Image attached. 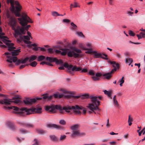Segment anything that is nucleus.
<instances>
[{"label": "nucleus", "instance_id": "f257e3e1", "mask_svg": "<svg viewBox=\"0 0 145 145\" xmlns=\"http://www.w3.org/2000/svg\"><path fill=\"white\" fill-rule=\"evenodd\" d=\"M82 107L78 105L74 106H66L63 107L58 105L45 106L44 107L45 110L49 112L50 113H54L56 112V109L58 110L61 114H65V112L69 113L72 110L75 114H81V112L79 111V110H82Z\"/></svg>", "mask_w": 145, "mask_h": 145}, {"label": "nucleus", "instance_id": "f03ea898", "mask_svg": "<svg viewBox=\"0 0 145 145\" xmlns=\"http://www.w3.org/2000/svg\"><path fill=\"white\" fill-rule=\"evenodd\" d=\"M90 98L91 99L92 103L89 104L88 107L91 111L92 112L96 114L95 110L100 111V109L98 107L100 105V101L99 100H102L103 97L101 96H96L91 95L90 97Z\"/></svg>", "mask_w": 145, "mask_h": 145}, {"label": "nucleus", "instance_id": "7ed1b4c3", "mask_svg": "<svg viewBox=\"0 0 145 145\" xmlns=\"http://www.w3.org/2000/svg\"><path fill=\"white\" fill-rule=\"evenodd\" d=\"M20 15L19 17L20 18H18L20 24L24 27V31L25 30L27 31L29 28L31 27L30 25H27L29 23H32L33 22L31 19L25 13H22L21 14L20 13Z\"/></svg>", "mask_w": 145, "mask_h": 145}, {"label": "nucleus", "instance_id": "20e7f679", "mask_svg": "<svg viewBox=\"0 0 145 145\" xmlns=\"http://www.w3.org/2000/svg\"><path fill=\"white\" fill-rule=\"evenodd\" d=\"M10 3L11 5V11L14 12L16 16H20V12L22 8L21 6L20 5L18 1L14 0H8L7 3Z\"/></svg>", "mask_w": 145, "mask_h": 145}, {"label": "nucleus", "instance_id": "39448f33", "mask_svg": "<svg viewBox=\"0 0 145 145\" xmlns=\"http://www.w3.org/2000/svg\"><path fill=\"white\" fill-rule=\"evenodd\" d=\"M73 50L69 51L67 53V56L68 57H73L75 58H81L84 56L83 54H81L82 51L80 49L77 48L73 47L72 48Z\"/></svg>", "mask_w": 145, "mask_h": 145}, {"label": "nucleus", "instance_id": "423d86ee", "mask_svg": "<svg viewBox=\"0 0 145 145\" xmlns=\"http://www.w3.org/2000/svg\"><path fill=\"white\" fill-rule=\"evenodd\" d=\"M23 115L26 114L29 115L33 113H40L41 112L42 108L38 107L32 108H23Z\"/></svg>", "mask_w": 145, "mask_h": 145}, {"label": "nucleus", "instance_id": "0eeeda50", "mask_svg": "<svg viewBox=\"0 0 145 145\" xmlns=\"http://www.w3.org/2000/svg\"><path fill=\"white\" fill-rule=\"evenodd\" d=\"M64 66L67 69V71L71 74H73L72 71H79L80 73L81 68L80 67H78L76 66H73L72 65H69L67 63H64Z\"/></svg>", "mask_w": 145, "mask_h": 145}, {"label": "nucleus", "instance_id": "6e6552de", "mask_svg": "<svg viewBox=\"0 0 145 145\" xmlns=\"http://www.w3.org/2000/svg\"><path fill=\"white\" fill-rule=\"evenodd\" d=\"M13 45L12 46L13 47V48L12 49L10 50H8H8L9 51H12L11 52H5L3 55H5L6 56V57L7 56H10V58L12 59V58L14 57H16V56L19 54V52H20V49H18L16 50L14 49L15 48V47H14V44L12 43ZM7 47L8 46H7Z\"/></svg>", "mask_w": 145, "mask_h": 145}, {"label": "nucleus", "instance_id": "1a4fd4ad", "mask_svg": "<svg viewBox=\"0 0 145 145\" xmlns=\"http://www.w3.org/2000/svg\"><path fill=\"white\" fill-rule=\"evenodd\" d=\"M19 96H17L16 97L14 98L13 100L14 101H12L11 99H7L0 100V104L8 106L10 105L13 102L16 103H18L20 101V100L18 99L19 98Z\"/></svg>", "mask_w": 145, "mask_h": 145}, {"label": "nucleus", "instance_id": "9d476101", "mask_svg": "<svg viewBox=\"0 0 145 145\" xmlns=\"http://www.w3.org/2000/svg\"><path fill=\"white\" fill-rule=\"evenodd\" d=\"M4 108L5 109H12L13 110L12 113L16 114H19L23 115V108H20L16 106H4Z\"/></svg>", "mask_w": 145, "mask_h": 145}, {"label": "nucleus", "instance_id": "9b49d317", "mask_svg": "<svg viewBox=\"0 0 145 145\" xmlns=\"http://www.w3.org/2000/svg\"><path fill=\"white\" fill-rule=\"evenodd\" d=\"M88 75L91 76V78L92 80L94 81H98L100 80L99 77H101L102 74L100 72L96 73L95 75V73L93 71L91 70L89 71Z\"/></svg>", "mask_w": 145, "mask_h": 145}, {"label": "nucleus", "instance_id": "f8f14e48", "mask_svg": "<svg viewBox=\"0 0 145 145\" xmlns=\"http://www.w3.org/2000/svg\"><path fill=\"white\" fill-rule=\"evenodd\" d=\"M12 30L14 31L15 34L18 35H20L22 34H25L26 32L25 31H24V29L23 27L18 26L16 28L15 27L14 29Z\"/></svg>", "mask_w": 145, "mask_h": 145}, {"label": "nucleus", "instance_id": "ddd939ff", "mask_svg": "<svg viewBox=\"0 0 145 145\" xmlns=\"http://www.w3.org/2000/svg\"><path fill=\"white\" fill-rule=\"evenodd\" d=\"M46 60L50 62H55L57 65H60L63 63V62L62 60H59L56 58H52L47 57H46Z\"/></svg>", "mask_w": 145, "mask_h": 145}, {"label": "nucleus", "instance_id": "4468645a", "mask_svg": "<svg viewBox=\"0 0 145 145\" xmlns=\"http://www.w3.org/2000/svg\"><path fill=\"white\" fill-rule=\"evenodd\" d=\"M93 54L95 56V58L101 57L105 60H108V58L107 57V56L105 54H102L100 53H97L95 51H93Z\"/></svg>", "mask_w": 145, "mask_h": 145}, {"label": "nucleus", "instance_id": "2eb2a0df", "mask_svg": "<svg viewBox=\"0 0 145 145\" xmlns=\"http://www.w3.org/2000/svg\"><path fill=\"white\" fill-rule=\"evenodd\" d=\"M116 71V68H113L110 72L103 74L102 75L103 77H105V79L109 80L112 77V74Z\"/></svg>", "mask_w": 145, "mask_h": 145}, {"label": "nucleus", "instance_id": "dca6fc26", "mask_svg": "<svg viewBox=\"0 0 145 145\" xmlns=\"http://www.w3.org/2000/svg\"><path fill=\"white\" fill-rule=\"evenodd\" d=\"M86 134L84 132H80L79 131H73L72 132L71 136L72 138H73L74 136H79L80 137L85 136Z\"/></svg>", "mask_w": 145, "mask_h": 145}, {"label": "nucleus", "instance_id": "f3484780", "mask_svg": "<svg viewBox=\"0 0 145 145\" xmlns=\"http://www.w3.org/2000/svg\"><path fill=\"white\" fill-rule=\"evenodd\" d=\"M8 21L9 25L11 26L12 29H14L16 26V21L15 18L14 17H10Z\"/></svg>", "mask_w": 145, "mask_h": 145}, {"label": "nucleus", "instance_id": "a211bd4d", "mask_svg": "<svg viewBox=\"0 0 145 145\" xmlns=\"http://www.w3.org/2000/svg\"><path fill=\"white\" fill-rule=\"evenodd\" d=\"M61 91L63 93L66 94H67L65 95V97L67 98H72L74 96V93H70L69 91H67L65 90H61Z\"/></svg>", "mask_w": 145, "mask_h": 145}, {"label": "nucleus", "instance_id": "6ab92c4d", "mask_svg": "<svg viewBox=\"0 0 145 145\" xmlns=\"http://www.w3.org/2000/svg\"><path fill=\"white\" fill-rule=\"evenodd\" d=\"M108 63L112 65V66L114 68H116V70L117 69H118L119 68V64L118 63H116L115 61H109Z\"/></svg>", "mask_w": 145, "mask_h": 145}, {"label": "nucleus", "instance_id": "aec40b11", "mask_svg": "<svg viewBox=\"0 0 145 145\" xmlns=\"http://www.w3.org/2000/svg\"><path fill=\"white\" fill-rule=\"evenodd\" d=\"M47 127H53V128H56L58 129L61 128V127L60 126L54 124H48L47 125Z\"/></svg>", "mask_w": 145, "mask_h": 145}, {"label": "nucleus", "instance_id": "412c9836", "mask_svg": "<svg viewBox=\"0 0 145 145\" xmlns=\"http://www.w3.org/2000/svg\"><path fill=\"white\" fill-rule=\"evenodd\" d=\"M10 56H7V59L6 61L9 63L8 64V66L10 67H13V65L12 63V59L10 58Z\"/></svg>", "mask_w": 145, "mask_h": 145}, {"label": "nucleus", "instance_id": "4be33fe9", "mask_svg": "<svg viewBox=\"0 0 145 145\" xmlns=\"http://www.w3.org/2000/svg\"><path fill=\"white\" fill-rule=\"evenodd\" d=\"M13 62L15 63V64L16 65H19L21 63V59H17V57H14L12 58Z\"/></svg>", "mask_w": 145, "mask_h": 145}, {"label": "nucleus", "instance_id": "5701e85b", "mask_svg": "<svg viewBox=\"0 0 145 145\" xmlns=\"http://www.w3.org/2000/svg\"><path fill=\"white\" fill-rule=\"evenodd\" d=\"M20 125L21 126H26L28 127H33V125L31 123H20Z\"/></svg>", "mask_w": 145, "mask_h": 145}, {"label": "nucleus", "instance_id": "b1692460", "mask_svg": "<svg viewBox=\"0 0 145 145\" xmlns=\"http://www.w3.org/2000/svg\"><path fill=\"white\" fill-rule=\"evenodd\" d=\"M112 100L114 106L116 107H118L119 106V104L116 99V95L114 96Z\"/></svg>", "mask_w": 145, "mask_h": 145}, {"label": "nucleus", "instance_id": "393cba45", "mask_svg": "<svg viewBox=\"0 0 145 145\" xmlns=\"http://www.w3.org/2000/svg\"><path fill=\"white\" fill-rule=\"evenodd\" d=\"M8 126L12 130H14L15 129V127L14 124L10 122H8L7 123Z\"/></svg>", "mask_w": 145, "mask_h": 145}, {"label": "nucleus", "instance_id": "a878e982", "mask_svg": "<svg viewBox=\"0 0 145 145\" xmlns=\"http://www.w3.org/2000/svg\"><path fill=\"white\" fill-rule=\"evenodd\" d=\"M59 93L57 92V93H54V97L56 98H61L63 97V94H60L58 95Z\"/></svg>", "mask_w": 145, "mask_h": 145}, {"label": "nucleus", "instance_id": "bb28decb", "mask_svg": "<svg viewBox=\"0 0 145 145\" xmlns=\"http://www.w3.org/2000/svg\"><path fill=\"white\" fill-rule=\"evenodd\" d=\"M79 126L78 124H75L71 127V130L73 131L77 130Z\"/></svg>", "mask_w": 145, "mask_h": 145}, {"label": "nucleus", "instance_id": "cd10ccee", "mask_svg": "<svg viewBox=\"0 0 145 145\" xmlns=\"http://www.w3.org/2000/svg\"><path fill=\"white\" fill-rule=\"evenodd\" d=\"M104 93L107 95L108 97L109 98H110L111 99H112L111 96V92L110 91H107L106 90H105L103 91Z\"/></svg>", "mask_w": 145, "mask_h": 145}, {"label": "nucleus", "instance_id": "c85d7f7f", "mask_svg": "<svg viewBox=\"0 0 145 145\" xmlns=\"http://www.w3.org/2000/svg\"><path fill=\"white\" fill-rule=\"evenodd\" d=\"M36 132L39 134L42 135L46 133L45 131L43 129H37L36 130Z\"/></svg>", "mask_w": 145, "mask_h": 145}, {"label": "nucleus", "instance_id": "c756f323", "mask_svg": "<svg viewBox=\"0 0 145 145\" xmlns=\"http://www.w3.org/2000/svg\"><path fill=\"white\" fill-rule=\"evenodd\" d=\"M29 58V61L31 63V61L35 60L37 58L36 56L34 55L31 56Z\"/></svg>", "mask_w": 145, "mask_h": 145}, {"label": "nucleus", "instance_id": "7c9ffc66", "mask_svg": "<svg viewBox=\"0 0 145 145\" xmlns=\"http://www.w3.org/2000/svg\"><path fill=\"white\" fill-rule=\"evenodd\" d=\"M45 58V56H39L37 59L38 61H41L44 60Z\"/></svg>", "mask_w": 145, "mask_h": 145}, {"label": "nucleus", "instance_id": "2f4dec72", "mask_svg": "<svg viewBox=\"0 0 145 145\" xmlns=\"http://www.w3.org/2000/svg\"><path fill=\"white\" fill-rule=\"evenodd\" d=\"M61 50L63 51V52H61L60 54L63 56L67 54V49L66 48H63Z\"/></svg>", "mask_w": 145, "mask_h": 145}, {"label": "nucleus", "instance_id": "473e14b6", "mask_svg": "<svg viewBox=\"0 0 145 145\" xmlns=\"http://www.w3.org/2000/svg\"><path fill=\"white\" fill-rule=\"evenodd\" d=\"M92 95H89L88 93H85V94H84L83 95H81V96H82V98H90V97Z\"/></svg>", "mask_w": 145, "mask_h": 145}, {"label": "nucleus", "instance_id": "72a5a7b5", "mask_svg": "<svg viewBox=\"0 0 145 145\" xmlns=\"http://www.w3.org/2000/svg\"><path fill=\"white\" fill-rule=\"evenodd\" d=\"M50 137L53 141H56L58 140L57 138L54 135H50Z\"/></svg>", "mask_w": 145, "mask_h": 145}, {"label": "nucleus", "instance_id": "f704fd0d", "mask_svg": "<svg viewBox=\"0 0 145 145\" xmlns=\"http://www.w3.org/2000/svg\"><path fill=\"white\" fill-rule=\"evenodd\" d=\"M29 58L28 57H26L24 59H21V63L22 64H24L26 63L29 60Z\"/></svg>", "mask_w": 145, "mask_h": 145}, {"label": "nucleus", "instance_id": "c9c22d12", "mask_svg": "<svg viewBox=\"0 0 145 145\" xmlns=\"http://www.w3.org/2000/svg\"><path fill=\"white\" fill-rule=\"evenodd\" d=\"M32 145H39V143L38 140L36 139H35L33 141Z\"/></svg>", "mask_w": 145, "mask_h": 145}, {"label": "nucleus", "instance_id": "e433bc0d", "mask_svg": "<svg viewBox=\"0 0 145 145\" xmlns=\"http://www.w3.org/2000/svg\"><path fill=\"white\" fill-rule=\"evenodd\" d=\"M37 63L36 61H33L32 63H30L29 65L33 67H35L36 66Z\"/></svg>", "mask_w": 145, "mask_h": 145}, {"label": "nucleus", "instance_id": "4c0bfd02", "mask_svg": "<svg viewBox=\"0 0 145 145\" xmlns=\"http://www.w3.org/2000/svg\"><path fill=\"white\" fill-rule=\"evenodd\" d=\"M124 77L123 76L122 78L120 79L119 80V82H120V85L121 86H122V84L124 83V80H123Z\"/></svg>", "mask_w": 145, "mask_h": 145}, {"label": "nucleus", "instance_id": "58836bf2", "mask_svg": "<svg viewBox=\"0 0 145 145\" xmlns=\"http://www.w3.org/2000/svg\"><path fill=\"white\" fill-rule=\"evenodd\" d=\"M24 101L25 104L26 105H31L30 102V99H29L27 100H24Z\"/></svg>", "mask_w": 145, "mask_h": 145}, {"label": "nucleus", "instance_id": "ea45409f", "mask_svg": "<svg viewBox=\"0 0 145 145\" xmlns=\"http://www.w3.org/2000/svg\"><path fill=\"white\" fill-rule=\"evenodd\" d=\"M71 25L72 26V28L73 29L75 30L76 29L77 27V26L76 25L74 24V23L73 22H71Z\"/></svg>", "mask_w": 145, "mask_h": 145}, {"label": "nucleus", "instance_id": "a19ab883", "mask_svg": "<svg viewBox=\"0 0 145 145\" xmlns=\"http://www.w3.org/2000/svg\"><path fill=\"white\" fill-rule=\"evenodd\" d=\"M88 51L85 52V53L88 54H93V51L91 49H88Z\"/></svg>", "mask_w": 145, "mask_h": 145}, {"label": "nucleus", "instance_id": "79ce46f5", "mask_svg": "<svg viewBox=\"0 0 145 145\" xmlns=\"http://www.w3.org/2000/svg\"><path fill=\"white\" fill-rule=\"evenodd\" d=\"M47 51L48 53H49L50 54L53 53L54 52L53 49L51 48H48L47 49Z\"/></svg>", "mask_w": 145, "mask_h": 145}, {"label": "nucleus", "instance_id": "37998d69", "mask_svg": "<svg viewBox=\"0 0 145 145\" xmlns=\"http://www.w3.org/2000/svg\"><path fill=\"white\" fill-rule=\"evenodd\" d=\"M19 130L20 133L22 134H24L27 133V131L25 129H20Z\"/></svg>", "mask_w": 145, "mask_h": 145}, {"label": "nucleus", "instance_id": "c03bdc74", "mask_svg": "<svg viewBox=\"0 0 145 145\" xmlns=\"http://www.w3.org/2000/svg\"><path fill=\"white\" fill-rule=\"evenodd\" d=\"M59 123L61 124L65 125L66 124V122L65 120H61L59 121Z\"/></svg>", "mask_w": 145, "mask_h": 145}, {"label": "nucleus", "instance_id": "a18cd8bd", "mask_svg": "<svg viewBox=\"0 0 145 145\" xmlns=\"http://www.w3.org/2000/svg\"><path fill=\"white\" fill-rule=\"evenodd\" d=\"M52 14L53 16L56 17L58 16V13L57 12L54 11L52 12Z\"/></svg>", "mask_w": 145, "mask_h": 145}, {"label": "nucleus", "instance_id": "49530a36", "mask_svg": "<svg viewBox=\"0 0 145 145\" xmlns=\"http://www.w3.org/2000/svg\"><path fill=\"white\" fill-rule=\"evenodd\" d=\"M129 35L132 36H134L135 35V34L131 30L129 31Z\"/></svg>", "mask_w": 145, "mask_h": 145}, {"label": "nucleus", "instance_id": "de8ad7c7", "mask_svg": "<svg viewBox=\"0 0 145 145\" xmlns=\"http://www.w3.org/2000/svg\"><path fill=\"white\" fill-rule=\"evenodd\" d=\"M29 99L31 105L33 103L35 102L36 101V99H35V98L31 99Z\"/></svg>", "mask_w": 145, "mask_h": 145}, {"label": "nucleus", "instance_id": "09e8293b", "mask_svg": "<svg viewBox=\"0 0 145 145\" xmlns=\"http://www.w3.org/2000/svg\"><path fill=\"white\" fill-rule=\"evenodd\" d=\"M62 22L64 23H68L70 22V20L69 19H64L62 20Z\"/></svg>", "mask_w": 145, "mask_h": 145}, {"label": "nucleus", "instance_id": "8fccbe9b", "mask_svg": "<svg viewBox=\"0 0 145 145\" xmlns=\"http://www.w3.org/2000/svg\"><path fill=\"white\" fill-rule=\"evenodd\" d=\"M79 46L82 49L84 50H88L86 48L83 46L82 44H79Z\"/></svg>", "mask_w": 145, "mask_h": 145}, {"label": "nucleus", "instance_id": "3c124183", "mask_svg": "<svg viewBox=\"0 0 145 145\" xmlns=\"http://www.w3.org/2000/svg\"><path fill=\"white\" fill-rule=\"evenodd\" d=\"M51 96H48L47 95H45L42 97V98L44 99H49L51 98Z\"/></svg>", "mask_w": 145, "mask_h": 145}, {"label": "nucleus", "instance_id": "603ef678", "mask_svg": "<svg viewBox=\"0 0 145 145\" xmlns=\"http://www.w3.org/2000/svg\"><path fill=\"white\" fill-rule=\"evenodd\" d=\"M66 136L65 135H61V136L59 140H64L66 137Z\"/></svg>", "mask_w": 145, "mask_h": 145}, {"label": "nucleus", "instance_id": "864d4df0", "mask_svg": "<svg viewBox=\"0 0 145 145\" xmlns=\"http://www.w3.org/2000/svg\"><path fill=\"white\" fill-rule=\"evenodd\" d=\"M126 13L129 16H132V14H133L134 13L130 11H127L126 12Z\"/></svg>", "mask_w": 145, "mask_h": 145}, {"label": "nucleus", "instance_id": "5fc2aeb1", "mask_svg": "<svg viewBox=\"0 0 145 145\" xmlns=\"http://www.w3.org/2000/svg\"><path fill=\"white\" fill-rule=\"evenodd\" d=\"M88 71L87 69L85 68L82 69L81 68L80 73H86Z\"/></svg>", "mask_w": 145, "mask_h": 145}, {"label": "nucleus", "instance_id": "6e6d98bb", "mask_svg": "<svg viewBox=\"0 0 145 145\" xmlns=\"http://www.w3.org/2000/svg\"><path fill=\"white\" fill-rule=\"evenodd\" d=\"M23 37L24 39L27 40H29L30 38H31L28 35H24V36Z\"/></svg>", "mask_w": 145, "mask_h": 145}, {"label": "nucleus", "instance_id": "4d7b16f0", "mask_svg": "<svg viewBox=\"0 0 145 145\" xmlns=\"http://www.w3.org/2000/svg\"><path fill=\"white\" fill-rule=\"evenodd\" d=\"M3 43L0 40V47L2 48H6L7 46L6 45H3Z\"/></svg>", "mask_w": 145, "mask_h": 145}, {"label": "nucleus", "instance_id": "13d9d810", "mask_svg": "<svg viewBox=\"0 0 145 145\" xmlns=\"http://www.w3.org/2000/svg\"><path fill=\"white\" fill-rule=\"evenodd\" d=\"M77 34L78 36H80L81 37H82L84 36V35H83L82 33L81 32H77Z\"/></svg>", "mask_w": 145, "mask_h": 145}, {"label": "nucleus", "instance_id": "bf43d9fd", "mask_svg": "<svg viewBox=\"0 0 145 145\" xmlns=\"http://www.w3.org/2000/svg\"><path fill=\"white\" fill-rule=\"evenodd\" d=\"M133 121V119L132 118H131L130 116L129 115V116L128 118V122H132Z\"/></svg>", "mask_w": 145, "mask_h": 145}, {"label": "nucleus", "instance_id": "052dcab7", "mask_svg": "<svg viewBox=\"0 0 145 145\" xmlns=\"http://www.w3.org/2000/svg\"><path fill=\"white\" fill-rule=\"evenodd\" d=\"M6 16L7 18H10V17H14L11 16L10 14L8 13H7L6 14Z\"/></svg>", "mask_w": 145, "mask_h": 145}, {"label": "nucleus", "instance_id": "680f3d73", "mask_svg": "<svg viewBox=\"0 0 145 145\" xmlns=\"http://www.w3.org/2000/svg\"><path fill=\"white\" fill-rule=\"evenodd\" d=\"M109 4L111 5H114V0H108Z\"/></svg>", "mask_w": 145, "mask_h": 145}, {"label": "nucleus", "instance_id": "e2e57ef3", "mask_svg": "<svg viewBox=\"0 0 145 145\" xmlns=\"http://www.w3.org/2000/svg\"><path fill=\"white\" fill-rule=\"evenodd\" d=\"M29 40H24V42L25 43V44H31V42L29 41H28Z\"/></svg>", "mask_w": 145, "mask_h": 145}, {"label": "nucleus", "instance_id": "0e129e2a", "mask_svg": "<svg viewBox=\"0 0 145 145\" xmlns=\"http://www.w3.org/2000/svg\"><path fill=\"white\" fill-rule=\"evenodd\" d=\"M109 144L111 145H116L117 142L115 141H113L109 142Z\"/></svg>", "mask_w": 145, "mask_h": 145}, {"label": "nucleus", "instance_id": "69168bd1", "mask_svg": "<svg viewBox=\"0 0 145 145\" xmlns=\"http://www.w3.org/2000/svg\"><path fill=\"white\" fill-rule=\"evenodd\" d=\"M81 97V95H76V96H74H74L73 97V98L74 99H78L79 97Z\"/></svg>", "mask_w": 145, "mask_h": 145}, {"label": "nucleus", "instance_id": "338daca9", "mask_svg": "<svg viewBox=\"0 0 145 145\" xmlns=\"http://www.w3.org/2000/svg\"><path fill=\"white\" fill-rule=\"evenodd\" d=\"M32 46L35 47H36L37 46V45L35 43H33L29 45V46L30 47H31Z\"/></svg>", "mask_w": 145, "mask_h": 145}, {"label": "nucleus", "instance_id": "774afa93", "mask_svg": "<svg viewBox=\"0 0 145 145\" xmlns=\"http://www.w3.org/2000/svg\"><path fill=\"white\" fill-rule=\"evenodd\" d=\"M140 35L142 36V37L143 38H144L145 37V34L144 33H143L142 32H141L140 33Z\"/></svg>", "mask_w": 145, "mask_h": 145}]
</instances>
